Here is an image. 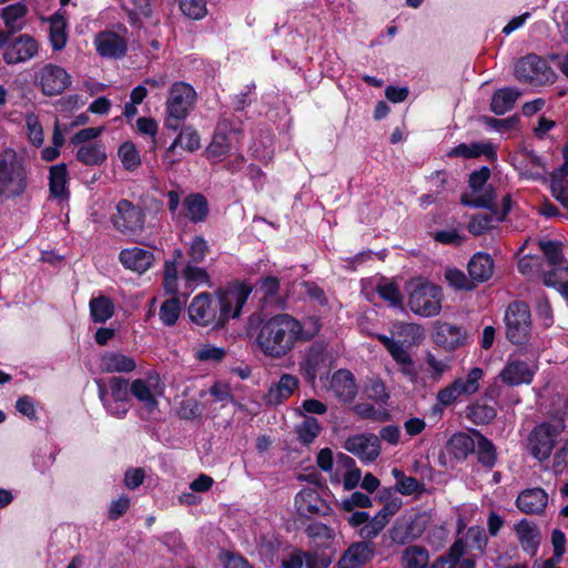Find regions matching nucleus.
I'll return each mask as SVG.
<instances>
[{
	"label": "nucleus",
	"mask_w": 568,
	"mask_h": 568,
	"mask_svg": "<svg viewBox=\"0 0 568 568\" xmlns=\"http://www.w3.org/2000/svg\"><path fill=\"white\" fill-rule=\"evenodd\" d=\"M250 294L251 288L243 284L219 290L216 303H213L209 293H201L192 300L189 316L201 326H224L230 318L240 316Z\"/></svg>",
	"instance_id": "obj_1"
},
{
	"label": "nucleus",
	"mask_w": 568,
	"mask_h": 568,
	"mask_svg": "<svg viewBox=\"0 0 568 568\" xmlns=\"http://www.w3.org/2000/svg\"><path fill=\"white\" fill-rule=\"evenodd\" d=\"M312 336L313 334L305 332L296 318L288 314H280L261 325L256 341L265 356L282 358L298 341H308Z\"/></svg>",
	"instance_id": "obj_2"
},
{
	"label": "nucleus",
	"mask_w": 568,
	"mask_h": 568,
	"mask_svg": "<svg viewBox=\"0 0 568 568\" xmlns=\"http://www.w3.org/2000/svg\"><path fill=\"white\" fill-rule=\"evenodd\" d=\"M27 169L13 150H6L0 162V199H14L27 189Z\"/></svg>",
	"instance_id": "obj_3"
},
{
	"label": "nucleus",
	"mask_w": 568,
	"mask_h": 568,
	"mask_svg": "<svg viewBox=\"0 0 568 568\" xmlns=\"http://www.w3.org/2000/svg\"><path fill=\"white\" fill-rule=\"evenodd\" d=\"M196 92L192 85L185 82H175L169 90L165 102L166 120L165 126L173 131L180 129V122L185 120L194 108Z\"/></svg>",
	"instance_id": "obj_4"
},
{
	"label": "nucleus",
	"mask_w": 568,
	"mask_h": 568,
	"mask_svg": "<svg viewBox=\"0 0 568 568\" xmlns=\"http://www.w3.org/2000/svg\"><path fill=\"white\" fill-rule=\"evenodd\" d=\"M168 209L176 222L187 220L192 223H202L209 215V203L201 193H191L183 199L180 209V194L175 190L166 193Z\"/></svg>",
	"instance_id": "obj_5"
},
{
	"label": "nucleus",
	"mask_w": 568,
	"mask_h": 568,
	"mask_svg": "<svg viewBox=\"0 0 568 568\" xmlns=\"http://www.w3.org/2000/svg\"><path fill=\"white\" fill-rule=\"evenodd\" d=\"M99 398L109 414L123 418L129 410V384L121 377H112L106 385L103 381H97Z\"/></svg>",
	"instance_id": "obj_6"
},
{
	"label": "nucleus",
	"mask_w": 568,
	"mask_h": 568,
	"mask_svg": "<svg viewBox=\"0 0 568 568\" xmlns=\"http://www.w3.org/2000/svg\"><path fill=\"white\" fill-rule=\"evenodd\" d=\"M539 247L552 267L551 271L544 274L545 285L557 288L565 298H568V267L561 266L560 244L554 241H540Z\"/></svg>",
	"instance_id": "obj_7"
},
{
	"label": "nucleus",
	"mask_w": 568,
	"mask_h": 568,
	"mask_svg": "<svg viewBox=\"0 0 568 568\" xmlns=\"http://www.w3.org/2000/svg\"><path fill=\"white\" fill-rule=\"evenodd\" d=\"M408 305L417 315L436 316L442 310V290L429 282L418 283L409 293Z\"/></svg>",
	"instance_id": "obj_8"
},
{
	"label": "nucleus",
	"mask_w": 568,
	"mask_h": 568,
	"mask_svg": "<svg viewBox=\"0 0 568 568\" xmlns=\"http://www.w3.org/2000/svg\"><path fill=\"white\" fill-rule=\"evenodd\" d=\"M489 176L490 170L487 166H483L470 174V190L460 197V202L465 206L490 209L494 205L495 191L490 185H486Z\"/></svg>",
	"instance_id": "obj_9"
},
{
	"label": "nucleus",
	"mask_w": 568,
	"mask_h": 568,
	"mask_svg": "<svg viewBox=\"0 0 568 568\" xmlns=\"http://www.w3.org/2000/svg\"><path fill=\"white\" fill-rule=\"evenodd\" d=\"M565 424L559 420L556 424H540L529 435L528 448L531 456L540 462L547 459L556 445L558 435L564 430Z\"/></svg>",
	"instance_id": "obj_10"
},
{
	"label": "nucleus",
	"mask_w": 568,
	"mask_h": 568,
	"mask_svg": "<svg viewBox=\"0 0 568 568\" xmlns=\"http://www.w3.org/2000/svg\"><path fill=\"white\" fill-rule=\"evenodd\" d=\"M515 75L520 82L542 85L554 80V72L547 61L530 53L519 59L515 65Z\"/></svg>",
	"instance_id": "obj_11"
},
{
	"label": "nucleus",
	"mask_w": 568,
	"mask_h": 568,
	"mask_svg": "<svg viewBox=\"0 0 568 568\" xmlns=\"http://www.w3.org/2000/svg\"><path fill=\"white\" fill-rule=\"evenodd\" d=\"M113 227L122 234L135 235L143 231L145 215L142 209L129 200H120L111 215Z\"/></svg>",
	"instance_id": "obj_12"
},
{
	"label": "nucleus",
	"mask_w": 568,
	"mask_h": 568,
	"mask_svg": "<svg viewBox=\"0 0 568 568\" xmlns=\"http://www.w3.org/2000/svg\"><path fill=\"white\" fill-rule=\"evenodd\" d=\"M507 338L513 344H523L530 332V312L524 302L511 303L505 314Z\"/></svg>",
	"instance_id": "obj_13"
},
{
	"label": "nucleus",
	"mask_w": 568,
	"mask_h": 568,
	"mask_svg": "<svg viewBox=\"0 0 568 568\" xmlns=\"http://www.w3.org/2000/svg\"><path fill=\"white\" fill-rule=\"evenodd\" d=\"M484 371L479 367L471 368L465 378H456L452 384L437 393V400L445 405H452L460 396H469L479 389V383Z\"/></svg>",
	"instance_id": "obj_14"
},
{
	"label": "nucleus",
	"mask_w": 568,
	"mask_h": 568,
	"mask_svg": "<svg viewBox=\"0 0 568 568\" xmlns=\"http://www.w3.org/2000/svg\"><path fill=\"white\" fill-rule=\"evenodd\" d=\"M39 48V42L32 36L20 34L6 45L2 58L9 65L26 63L38 55Z\"/></svg>",
	"instance_id": "obj_15"
},
{
	"label": "nucleus",
	"mask_w": 568,
	"mask_h": 568,
	"mask_svg": "<svg viewBox=\"0 0 568 568\" xmlns=\"http://www.w3.org/2000/svg\"><path fill=\"white\" fill-rule=\"evenodd\" d=\"M37 81L47 97L61 94L71 84V77L60 65L48 63L37 73Z\"/></svg>",
	"instance_id": "obj_16"
},
{
	"label": "nucleus",
	"mask_w": 568,
	"mask_h": 568,
	"mask_svg": "<svg viewBox=\"0 0 568 568\" xmlns=\"http://www.w3.org/2000/svg\"><path fill=\"white\" fill-rule=\"evenodd\" d=\"M344 448L363 463H373L381 455V440L377 435L363 433L346 438Z\"/></svg>",
	"instance_id": "obj_17"
},
{
	"label": "nucleus",
	"mask_w": 568,
	"mask_h": 568,
	"mask_svg": "<svg viewBox=\"0 0 568 568\" xmlns=\"http://www.w3.org/2000/svg\"><path fill=\"white\" fill-rule=\"evenodd\" d=\"M237 134V130L231 126L229 119L221 118L217 123V130L213 139L205 150L209 160L220 162L233 149V140Z\"/></svg>",
	"instance_id": "obj_18"
},
{
	"label": "nucleus",
	"mask_w": 568,
	"mask_h": 568,
	"mask_svg": "<svg viewBox=\"0 0 568 568\" xmlns=\"http://www.w3.org/2000/svg\"><path fill=\"white\" fill-rule=\"evenodd\" d=\"M377 339L384 345L392 358L399 366L400 373L408 381L415 382L417 378V369L410 353L407 349H403L393 334H390V336L378 334Z\"/></svg>",
	"instance_id": "obj_19"
},
{
	"label": "nucleus",
	"mask_w": 568,
	"mask_h": 568,
	"mask_svg": "<svg viewBox=\"0 0 568 568\" xmlns=\"http://www.w3.org/2000/svg\"><path fill=\"white\" fill-rule=\"evenodd\" d=\"M93 43L98 54L105 59H121L128 49L124 36L113 30L97 33Z\"/></svg>",
	"instance_id": "obj_20"
},
{
	"label": "nucleus",
	"mask_w": 568,
	"mask_h": 568,
	"mask_svg": "<svg viewBox=\"0 0 568 568\" xmlns=\"http://www.w3.org/2000/svg\"><path fill=\"white\" fill-rule=\"evenodd\" d=\"M179 146L191 153L197 151L201 148V139L197 131L192 126H183L180 130L178 136L162 156L163 163L169 169L173 168L175 163L180 161V159L175 158V152Z\"/></svg>",
	"instance_id": "obj_21"
},
{
	"label": "nucleus",
	"mask_w": 568,
	"mask_h": 568,
	"mask_svg": "<svg viewBox=\"0 0 568 568\" xmlns=\"http://www.w3.org/2000/svg\"><path fill=\"white\" fill-rule=\"evenodd\" d=\"M433 341L445 351L453 352L466 344L467 335L462 327L438 321L434 324Z\"/></svg>",
	"instance_id": "obj_22"
},
{
	"label": "nucleus",
	"mask_w": 568,
	"mask_h": 568,
	"mask_svg": "<svg viewBox=\"0 0 568 568\" xmlns=\"http://www.w3.org/2000/svg\"><path fill=\"white\" fill-rule=\"evenodd\" d=\"M535 375V367L518 358H508L505 367L499 373L501 382L509 386L530 384Z\"/></svg>",
	"instance_id": "obj_23"
},
{
	"label": "nucleus",
	"mask_w": 568,
	"mask_h": 568,
	"mask_svg": "<svg viewBox=\"0 0 568 568\" xmlns=\"http://www.w3.org/2000/svg\"><path fill=\"white\" fill-rule=\"evenodd\" d=\"M513 162L520 175L527 179L541 180L546 174V168L541 159L530 150L521 149L516 152Z\"/></svg>",
	"instance_id": "obj_24"
},
{
	"label": "nucleus",
	"mask_w": 568,
	"mask_h": 568,
	"mask_svg": "<svg viewBox=\"0 0 568 568\" xmlns=\"http://www.w3.org/2000/svg\"><path fill=\"white\" fill-rule=\"evenodd\" d=\"M295 506L302 516H326L331 511L329 506L313 488L301 490L295 497Z\"/></svg>",
	"instance_id": "obj_25"
},
{
	"label": "nucleus",
	"mask_w": 568,
	"mask_h": 568,
	"mask_svg": "<svg viewBox=\"0 0 568 568\" xmlns=\"http://www.w3.org/2000/svg\"><path fill=\"white\" fill-rule=\"evenodd\" d=\"M119 260L126 270L142 274L152 266L154 256L152 251L134 246L122 250Z\"/></svg>",
	"instance_id": "obj_26"
},
{
	"label": "nucleus",
	"mask_w": 568,
	"mask_h": 568,
	"mask_svg": "<svg viewBox=\"0 0 568 568\" xmlns=\"http://www.w3.org/2000/svg\"><path fill=\"white\" fill-rule=\"evenodd\" d=\"M547 505L548 494L538 487L523 490L516 499L518 509L530 515L542 514Z\"/></svg>",
	"instance_id": "obj_27"
},
{
	"label": "nucleus",
	"mask_w": 568,
	"mask_h": 568,
	"mask_svg": "<svg viewBox=\"0 0 568 568\" xmlns=\"http://www.w3.org/2000/svg\"><path fill=\"white\" fill-rule=\"evenodd\" d=\"M375 550L372 544L357 541L352 544L339 560L341 568H358L374 558Z\"/></svg>",
	"instance_id": "obj_28"
},
{
	"label": "nucleus",
	"mask_w": 568,
	"mask_h": 568,
	"mask_svg": "<svg viewBox=\"0 0 568 568\" xmlns=\"http://www.w3.org/2000/svg\"><path fill=\"white\" fill-rule=\"evenodd\" d=\"M158 378L135 379L131 385V394L143 404L149 415L158 409V400L155 398V388Z\"/></svg>",
	"instance_id": "obj_29"
},
{
	"label": "nucleus",
	"mask_w": 568,
	"mask_h": 568,
	"mask_svg": "<svg viewBox=\"0 0 568 568\" xmlns=\"http://www.w3.org/2000/svg\"><path fill=\"white\" fill-rule=\"evenodd\" d=\"M390 334L394 335L403 349L418 345L424 339V329L415 323L395 322L390 326Z\"/></svg>",
	"instance_id": "obj_30"
},
{
	"label": "nucleus",
	"mask_w": 568,
	"mask_h": 568,
	"mask_svg": "<svg viewBox=\"0 0 568 568\" xmlns=\"http://www.w3.org/2000/svg\"><path fill=\"white\" fill-rule=\"evenodd\" d=\"M515 531L523 550L530 556H535L541 540L538 527L527 519H521L515 525Z\"/></svg>",
	"instance_id": "obj_31"
},
{
	"label": "nucleus",
	"mask_w": 568,
	"mask_h": 568,
	"mask_svg": "<svg viewBox=\"0 0 568 568\" xmlns=\"http://www.w3.org/2000/svg\"><path fill=\"white\" fill-rule=\"evenodd\" d=\"M449 156L475 159L485 155L488 160L497 159V148L489 141L474 142L470 144L460 143L448 152Z\"/></svg>",
	"instance_id": "obj_32"
},
{
	"label": "nucleus",
	"mask_w": 568,
	"mask_h": 568,
	"mask_svg": "<svg viewBox=\"0 0 568 568\" xmlns=\"http://www.w3.org/2000/svg\"><path fill=\"white\" fill-rule=\"evenodd\" d=\"M331 388L334 394L344 402L354 399L357 394L354 376L347 369H339L333 374Z\"/></svg>",
	"instance_id": "obj_33"
},
{
	"label": "nucleus",
	"mask_w": 568,
	"mask_h": 568,
	"mask_svg": "<svg viewBox=\"0 0 568 568\" xmlns=\"http://www.w3.org/2000/svg\"><path fill=\"white\" fill-rule=\"evenodd\" d=\"M297 387V377L291 374H283L280 381L270 387L267 394L265 395V399L270 405H278L283 400L287 399Z\"/></svg>",
	"instance_id": "obj_34"
},
{
	"label": "nucleus",
	"mask_w": 568,
	"mask_h": 568,
	"mask_svg": "<svg viewBox=\"0 0 568 568\" xmlns=\"http://www.w3.org/2000/svg\"><path fill=\"white\" fill-rule=\"evenodd\" d=\"M135 367L133 357L119 352H106L100 359V368L105 373H130Z\"/></svg>",
	"instance_id": "obj_35"
},
{
	"label": "nucleus",
	"mask_w": 568,
	"mask_h": 568,
	"mask_svg": "<svg viewBox=\"0 0 568 568\" xmlns=\"http://www.w3.org/2000/svg\"><path fill=\"white\" fill-rule=\"evenodd\" d=\"M474 430L456 433L448 440L447 449L456 459L464 460L475 452L477 436H474Z\"/></svg>",
	"instance_id": "obj_36"
},
{
	"label": "nucleus",
	"mask_w": 568,
	"mask_h": 568,
	"mask_svg": "<svg viewBox=\"0 0 568 568\" xmlns=\"http://www.w3.org/2000/svg\"><path fill=\"white\" fill-rule=\"evenodd\" d=\"M494 271V262L487 253H476L468 263V273L471 281L486 282Z\"/></svg>",
	"instance_id": "obj_37"
},
{
	"label": "nucleus",
	"mask_w": 568,
	"mask_h": 568,
	"mask_svg": "<svg viewBox=\"0 0 568 568\" xmlns=\"http://www.w3.org/2000/svg\"><path fill=\"white\" fill-rule=\"evenodd\" d=\"M520 92L514 88H501L494 92L490 100V110L497 115H503L510 111Z\"/></svg>",
	"instance_id": "obj_38"
},
{
	"label": "nucleus",
	"mask_w": 568,
	"mask_h": 568,
	"mask_svg": "<svg viewBox=\"0 0 568 568\" xmlns=\"http://www.w3.org/2000/svg\"><path fill=\"white\" fill-rule=\"evenodd\" d=\"M474 436H477L475 452L478 463L486 468H493L497 462L495 445L479 430H474Z\"/></svg>",
	"instance_id": "obj_39"
},
{
	"label": "nucleus",
	"mask_w": 568,
	"mask_h": 568,
	"mask_svg": "<svg viewBox=\"0 0 568 568\" xmlns=\"http://www.w3.org/2000/svg\"><path fill=\"white\" fill-rule=\"evenodd\" d=\"M67 184V166L64 164L52 165L49 172V186L51 195L61 200L67 199L69 195Z\"/></svg>",
	"instance_id": "obj_40"
},
{
	"label": "nucleus",
	"mask_w": 568,
	"mask_h": 568,
	"mask_svg": "<svg viewBox=\"0 0 568 568\" xmlns=\"http://www.w3.org/2000/svg\"><path fill=\"white\" fill-rule=\"evenodd\" d=\"M28 13V8L21 2L10 4L1 10V18L4 21L9 33L22 30L23 19Z\"/></svg>",
	"instance_id": "obj_41"
},
{
	"label": "nucleus",
	"mask_w": 568,
	"mask_h": 568,
	"mask_svg": "<svg viewBox=\"0 0 568 568\" xmlns=\"http://www.w3.org/2000/svg\"><path fill=\"white\" fill-rule=\"evenodd\" d=\"M429 554L422 546H408L402 554V568H428Z\"/></svg>",
	"instance_id": "obj_42"
},
{
	"label": "nucleus",
	"mask_w": 568,
	"mask_h": 568,
	"mask_svg": "<svg viewBox=\"0 0 568 568\" xmlns=\"http://www.w3.org/2000/svg\"><path fill=\"white\" fill-rule=\"evenodd\" d=\"M65 28L67 22L63 17L53 16L50 19L49 39L54 51H61L67 44L68 36Z\"/></svg>",
	"instance_id": "obj_43"
},
{
	"label": "nucleus",
	"mask_w": 568,
	"mask_h": 568,
	"mask_svg": "<svg viewBox=\"0 0 568 568\" xmlns=\"http://www.w3.org/2000/svg\"><path fill=\"white\" fill-rule=\"evenodd\" d=\"M463 556H465V542L459 538L449 547L447 554L438 557L429 568H457L458 560Z\"/></svg>",
	"instance_id": "obj_44"
},
{
	"label": "nucleus",
	"mask_w": 568,
	"mask_h": 568,
	"mask_svg": "<svg viewBox=\"0 0 568 568\" xmlns=\"http://www.w3.org/2000/svg\"><path fill=\"white\" fill-rule=\"evenodd\" d=\"M114 306L112 301L105 296L93 297L90 301V314L95 323H104L112 317Z\"/></svg>",
	"instance_id": "obj_45"
},
{
	"label": "nucleus",
	"mask_w": 568,
	"mask_h": 568,
	"mask_svg": "<svg viewBox=\"0 0 568 568\" xmlns=\"http://www.w3.org/2000/svg\"><path fill=\"white\" fill-rule=\"evenodd\" d=\"M258 291L262 293V300L265 304L281 306L283 301L278 295L280 282L274 276H266L260 281Z\"/></svg>",
	"instance_id": "obj_46"
},
{
	"label": "nucleus",
	"mask_w": 568,
	"mask_h": 568,
	"mask_svg": "<svg viewBox=\"0 0 568 568\" xmlns=\"http://www.w3.org/2000/svg\"><path fill=\"white\" fill-rule=\"evenodd\" d=\"M77 159L84 165H100L106 159L103 146L99 143L81 146L77 152Z\"/></svg>",
	"instance_id": "obj_47"
},
{
	"label": "nucleus",
	"mask_w": 568,
	"mask_h": 568,
	"mask_svg": "<svg viewBox=\"0 0 568 568\" xmlns=\"http://www.w3.org/2000/svg\"><path fill=\"white\" fill-rule=\"evenodd\" d=\"M376 291L378 295L394 308H403V296L398 286L388 280H382Z\"/></svg>",
	"instance_id": "obj_48"
},
{
	"label": "nucleus",
	"mask_w": 568,
	"mask_h": 568,
	"mask_svg": "<svg viewBox=\"0 0 568 568\" xmlns=\"http://www.w3.org/2000/svg\"><path fill=\"white\" fill-rule=\"evenodd\" d=\"M182 277L189 288H194L201 285L212 286L210 276L205 268L199 267L195 264L187 263L182 272Z\"/></svg>",
	"instance_id": "obj_49"
},
{
	"label": "nucleus",
	"mask_w": 568,
	"mask_h": 568,
	"mask_svg": "<svg viewBox=\"0 0 568 568\" xmlns=\"http://www.w3.org/2000/svg\"><path fill=\"white\" fill-rule=\"evenodd\" d=\"M322 426L316 418L305 417L296 427V434L301 443L304 445L312 444L320 435Z\"/></svg>",
	"instance_id": "obj_50"
},
{
	"label": "nucleus",
	"mask_w": 568,
	"mask_h": 568,
	"mask_svg": "<svg viewBox=\"0 0 568 568\" xmlns=\"http://www.w3.org/2000/svg\"><path fill=\"white\" fill-rule=\"evenodd\" d=\"M118 156L125 170L133 171L141 164L140 153L131 141H126L120 145Z\"/></svg>",
	"instance_id": "obj_51"
},
{
	"label": "nucleus",
	"mask_w": 568,
	"mask_h": 568,
	"mask_svg": "<svg viewBox=\"0 0 568 568\" xmlns=\"http://www.w3.org/2000/svg\"><path fill=\"white\" fill-rule=\"evenodd\" d=\"M467 415L475 424L484 425L496 417V409L487 404L476 403L468 407Z\"/></svg>",
	"instance_id": "obj_52"
},
{
	"label": "nucleus",
	"mask_w": 568,
	"mask_h": 568,
	"mask_svg": "<svg viewBox=\"0 0 568 568\" xmlns=\"http://www.w3.org/2000/svg\"><path fill=\"white\" fill-rule=\"evenodd\" d=\"M463 540L465 542V547L468 546L471 549L484 552L488 542V537L483 527L471 526L466 531L465 539Z\"/></svg>",
	"instance_id": "obj_53"
},
{
	"label": "nucleus",
	"mask_w": 568,
	"mask_h": 568,
	"mask_svg": "<svg viewBox=\"0 0 568 568\" xmlns=\"http://www.w3.org/2000/svg\"><path fill=\"white\" fill-rule=\"evenodd\" d=\"M499 221H501V217H498L495 213H479L471 217L468 227L473 234L479 235L491 229Z\"/></svg>",
	"instance_id": "obj_54"
},
{
	"label": "nucleus",
	"mask_w": 568,
	"mask_h": 568,
	"mask_svg": "<svg viewBox=\"0 0 568 568\" xmlns=\"http://www.w3.org/2000/svg\"><path fill=\"white\" fill-rule=\"evenodd\" d=\"M180 312V301L175 297H172L163 302L160 308L159 316L164 325L171 326L175 324V322L178 321Z\"/></svg>",
	"instance_id": "obj_55"
},
{
	"label": "nucleus",
	"mask_w": 568,
	"mask_h": 568,
	"mask_svg": "<svg viewBox=\"0 0 568 568\" xmlns=\"http://www.w3.org/2000/svg\"><path fill=\"white\" fill-rule=\"evenodd\" d=\"M325 363V356L322 347L318 346H312L307 354L305 359V371L310 378H315L317 371L320 369L321 365Z\"/></svg>",
	"instance_id": "obj_56"
},
{
	"label": "nucleus",
	"mask_w": 568,
	"mask_h": 568,
	"mask_svg": "<svg viewBox=\"0 0 568 568\" xmlns=\"http://www.w3.org/2000/svg\"><path fill=\"white\" fill-rule=\"evenodd\" d=\"M26 128L30 142L40 146L43 143V129L36 113L29 112L26 114Z\"/></svg>",
	"instance_id": "obj_57"
},
{
	"label": "nucleus",
	"mask_w": 568,
	"mask_h": 568,
	"mask_svg": "<svg viewBox=\"0 0 568 568\" xmlns=\"http://www.w3.org/2000/svg\"><path fill=\"white\" fill-rule=\"evenodd\" d=\"M180 8L186 17L194 20L204 18L207 12L205 0H180Z\"/></svg>",
	"instance_id": "obj_58"
},
{
	"label": "nucleus",
	"mask_w": 568,
	"mask_h": 568,
	"mask_svg": "<svg viewBox=\"0 0 568 568\" xmlns=\"http://www.w3.org/2000/svg\"><path fill=\"white\" fill-rule=\"evenodd\" d=\"M445 278L456 290L470 291L474 288V283L470 277H467L464 272L457 268H448L445 272Z\"/></svg>",
	"instance_id": "obj_59"
},
{
	"label": "nucleus",
	"mask_w": 568,
	"mask_h": 568,
	"mask_svg": "<svg viewBox=\"0 0 568 568\" xmlns=\"http://www.w3.org/2000/svg\"><path fill=\"white\" fill-rule=\"evenodd\" d=\"M209 252L207 242L202 236H196L192 240L187 256L191 264H199L204 261L206 253Z\"/></svg>",
	"instance_id": "obj_60"
},
{
	"label": "nucleus",
	"mask_w": 568,
	"mask_h": 568,
	"mask_svg": "<svg viewBox=\"0 0 568 568\" xmlns=\"http://www.w3.org/2000/svg\"><path fill=\"white\" fill-rule=\"evenodd\" d=\"M219 561L223 568H253L242 555L229 550L219 554Z\"/></svg>",
	"instance_id": "obj_61"
},
{
	"label": "nucleus",
	"mask_w": 568,
	"mask_h": 568,
	"mask_svg": "<svg viewBox=\"0 0 568 568\" xmlns=\"http://www.w3.org/2000/svg\"><path fill=\"white\" fill-rule=\"evenodd\" d=\"M371 506L372 498L361 491H354L341 501V507L345 511H353L355 508H368Z\"/></svg>",
	"instance_id": "obj_62"
},
{
	"label": "nucleus",
	"mask_w": 568,
	"mask_h": 568,
	"mask_svg": "<svg viewBox=\"0 0 568 568\" xmlns=\"http://www.w3.org/2000/svg\"><path fill=\"white\" fill-rule=\"evenodd\" d=\"M305 532L307 537L322 542L329 541L335 538L334 529L322 523L310 524L306 527Z\"/></svg>",
	"instance_id": "obj_63"
},
{
	"label": "nucleus",
	"mask_w": 568,
	"mask_h": 568,
	"mask_svg": "<svg viewBox=\"0 0 568 568\" xmlns=\"http://www.w3.org/2000/svg\"><path fill=\"white\" fill-rule=\"evenodd\" d=\"M387 523L383 520L378 514L369 517L364 526L359 529V536L363 539H373L378 536L386 527Z\"/></svg>",
	"instance_id": "obj_64"
}]
</instances>
